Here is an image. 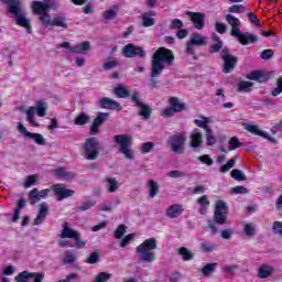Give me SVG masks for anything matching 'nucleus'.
Segmentation results:
<instances>
[{
    "mask_svg": "<svg viewBox=\"0 0 282 282\" xmlns=\"http://www.w3.org/2000/svg\"><path fill=\"white\" fill-rule=\"evenodd\" d=\"M174 61L175 55H173V51L165 47H159L152 56V76H162V72H164L166 67H171Z\"/></svg>",
    "mask_w": 282,
    "mask_h": 282,
    "instance_id": "obj_1",
    "label": "nucleus"
},
{
    "mask_svg": "<svg viewBox=\"0 0 282 282\" xmlns=\"http://www.w3.org/2000/svg\"><path fill=\"white\" fill-rule=\"evenodd\" d=\"M227 23L231 25V36H236L241 45H249V43H257L259 41V36L252 33H241L239 30V25H241V21L232 14H227L225 17Z\"/></svg>",
    "mask_w": 282,
    "mask_h": 282,
    "instance_id": "obj_2",
    "label": "nucleus"
},
{
    "mask_svg": "<svg viewBox=\"0 0 282 282\" xmlns=\"http://www.w3.org/2000/svg\"><path fill=\"white\" fill-rule=\"evenodd\" d=\"M153 250H158V240L155 238L145 239L135 248L140 261H144L145 263H153L155 261L156 256Z\"/></svg>",
    "mask_w": 282,
    "mask_h": 282,
    "instance_id": "obj_3",
    "label": "nucleus"
},
{
    "mask_svg": "<svg viewBox=\"0 0 282 282\" xmlns=\"http://www.w3.org/2000/svg\"><path fill=\"white\" fill-rule=\"evenodd\" d=\"M26 121L31 123V127H40L39 122H35L34 118L37 115L40 118L47 116V102L37 100L35 107H29L25 110Z\"/></svg>",
    "mask_w": 282,
    "mask_h": 282,
    "instance_id": "obj_4",
    "label": "nucleus"
},
{
    "mask_svg": "<svg viewBox=\"0 0 282 282\" xmlns=\"http://www.w3.org/2000/svg\"><path fill=\"white\" fill-rule=\"evenodd\" d=\"M208 45V37L199 33H193L186 44V54L193 55L197 47H206Z\"/></svg>",
    "mask_w": 282,
    "mask_h": 282,
    "instance_id": "obj_5",
    "label": "nucleus"
},
{
    "mask_svg": "<svg viewBox=\"0 0 282 282\" xmlns=\"http://www.w3.org/2000/svg\"><path fill=\"white\" fill-rule=\"evenodd\" d=\"M186 140H188L187 132L183 131V132L173 134L170 139L171 150L173 151V153H177L178 155H182L184 153Z\"/></svg>",
    "mask_w": 282,
    "mask_h": 282,
    "instance_id": "obj_6",
    "label": "nucleus"
},
{
    "mask_svg": "<svg viewBox=\"0 0 282 282\" xmlns=\"http://www.w3.org/2000/svg\"><path fill=\"white\" fill-rule=\"evenodd\" d=\"M116 144H119L120 153H122L129 160H133V152H131V135L129 134H117L113 137Z\"/></svg>",
    "mask_w": 282,
    "mask_h": 282,
    "instance_id": "obj_7",
    "label": "nucleus"
},
{
    "mask_svg": "<svg viewBox=\"0 0 282 282\" xmlns=\"http://www.w3.org/2000/svg\"><path fill=\"white\" fill-rule=\"evenodd\" d=\"M84 153L86 155V160H98V155H100V143L96 138L87 139L84 143Z\"/></svg>",
    "mask_w": 282,
    "mask_h": 282,
    "instance_id": "obj_8",
    "label": "nucleus"
},
{
    "mask_svg": "<svg viewBox=\"0 0 282 282\" xmlns=\"http://www.w3.org/2000/svg\"><path fill=\"white\" fill-rule=\"evenodd\" d=\"M220 56L223 58V74H231L235 72V67H237V57L230 53L228 48H224L220 52Z\"/></svg>",
    "mask_w": 282,
    "mask_h": 282,
    "instance_id": "obj_9",
    "label": "nucleus"
},
{
    "mask_svg": "<svg viewBox=\"0 0 282 282\" xmlns=\"http://www.w3.org/2000/svg\"><path fill=\"white\" fill-rule=\"evenodd\" d=\"M228 219V206L224 200H217L215 205L214 221L224 226Z\"/></svg>",
    "mask_w": 282,
    "mask_h": 282,
    "instance_id": "obj_10",
    "label": "nucleus"
},
{
    "mask_svg": "<svg viewBox=\"0 0 282 282\" xmlns=\"http://www.w3.org/2000/svg\"><path fill=\"white\" fill-rule=\"evenodd\" d=\"M122 56L126 58H135V56H139V58H147V51L133 43H129L122 48Z\"/></svg>",
    "mask_w": 282,
    "mask_h": 282,
    "instance_id": "obj_11",
    "label": "nucleus"
},
{
    "mask_svg": "<svg viewBox=\"0 0 282 282\" xmlns=\"http://www.w3.org/2000/svg\"><path fill=\"white\" fill-rule=\"evenodd\" d=\"M186 15L189 17L191 21L194 23L196 30H204L206 25V14L202 12L187 11Z\"/></svg>",
    "mask_w": 282,
    "mask_h": 282,
    "instance_id": "obj_12",
    "label": "nucleus"
},
{
    "mask_svg": "<svg viewBox=\"0 0 282 282\" xmlns=\"http://www.w3.org/2000/svg\"><path fill=\"white\" fill-rule=\"evenodd\" d=\"M51 188L53 193H55L58 202L67 199V197H73L74 195V191L65 188V185L63 184L53 185Z\"/></svg>",
    "mask_w": 282,
    "mask_h": 282,
    "instance_id": "obj_13",
    "label": "nucleus"
},
{
    "mask_svg": "<svg viewBox=\"0 0 282 282\" xmlns=\"http://www.w3.org/2000/svg\"><path fill=\"white\" fill-rule=\"evenodd\" d=\"M50 192H51L50 188L42 189V191H39V188H33L29 193L30 204H32V205L39 204V202H41V199H45L47 197V195H50Z\"/></svg>",
    "mask_w": 282,
    "mask_h": 282,
    "instance_id": "obj_14",
    "label": "nucleus"
},
{
    "mask_svg": "<svg viewBox=\"0 0 282 282\" xmlns=\"http://www.w3.org/2000/svg\"><path fill=\"white\" fill-rule=\"evenodd\" d=\"M109 118V113L107 112H99L97 115V118L94 120L91 127H90V135H96L99 133L100 131V126L102 124V122L107 121V119Z\"/></svg>",
    "mask_w": 282,
    "mask_h": 282,
    "instance_id": "obj_15",
    "label": "nucleus"
},
{
    "mask_svg": "<svg viewBox=\"0 0 282 282\" xmlns=\"http://www.w3.org/2000/svg\"><path fill=\"white\" fill-rule=\"evenodd\" d=\"M99 102H100L101 109H112L116 111H122V105H120V102L111 98L104 97L100 99Z\"/></svg>",
    "mask_w": 282,
    "mask_h": 282,
    "instance_id": "obj_16",
    "label": "nucleus"
},
{
    "mask_svg": "<svg viewBox=\"0 0 282 282\" xmlns=\"http://www.w3.org/2000/svg\"><path fill=\"white\" fill-rule=\"evenodd\" d=\"M62 228L63 229L59 235L61 239H75L76 237H78V231L69 227V223H63Z\"/></svg>",
    "mask_w": 282,
    "mask_h": 282,
    "instance_id": "obj_17",
    "label": "nucleus"
},
{
    "mask_svg": "<svg viewBox=\"0 0 282 282\" xmlns=\"http://www.w3.org/2000/svg\"><path fill=\"white\" fill-rule=\"evenodd\" d=\"M108 193H118L120 191V182L113 176H106L104 178Z\"/></svg>",
    "mask_w": 282,
    "mask_h": 282,
    "instance_id": "obj_18",
    "label": "nucleus"
},
{
    "mask_svg": "<svg viewBox=\"0 0 282 282\" xmlns=\"http://www.w3.org/2000/svg\"><path fill=\"white\" fill-rule=\"evenodd\" d=\"M203 138L204 135L202 134V132H199V130L197 129L193 130L191 134L189 147H192V149H199V147H202V144L204 143Z\"/></svg>",
    "mask_w": 282,
    "mask_h": 282,
    "instance_id": "obj_19",
    "label": "nucleus"
},
{
    "mask_svg": "<svg viewBox=\"0 0 282 282\" xmlns=\"http://www.w3.org/2000/svg\"><path fill=\"white\" fill-rule=\"evenodd\" d=\"M32 10L35 14H45L47 10H50V3L47 2H41V1H33L32 2Z\"/></svg>",
    "mask_w": 282,
    "mask_h": 282,
    "instance_id": "obj_20",
    "label": "nucleus"
},
{
    "mask_svg": "<svg viewBox=\"0 0 282 282\" xmlns=\"http://www.w3.org/2000/svg\"><path fill=\"white\" fill-rule=\"evenodd\" d=\"M47 212H48L47 203H42L40 205L39 214L34 219L35 226H40V224H43V221H45V217H47Z\"/></svg>",
    "mask_w": 282,
    "mask_h": 282,
    "instance_id": "obj_21",
    "label": "nucleus"
},
{
    "mask_svg": "<svg viewBox=\"0 0 282 282\" xmlns=\"http://www.w3.org/2000/svg\"><path fill=\"white\" fill-rule=\"evenodd\" d=\"M274 274V268L270 264H262L258 270L259 279H268Z\"/></svg>",
    "mask_w": 282,
    "mask_h": 282,
    "instance_id": "obj_22",
    "label": "nucleus"
},
{
    "mask_svg": "<svg viewBox=\"0 0 282 282\" xmlns=\"http://www.w3.org/2000/svg\"><path fill=\"white\" fill-rule=\"evenodd\" d=\"M182 213H184V207L177 204L170 206L166 210V215L167 217H170V219H175V217H180Z\"/></svg>",
    "mask_w": 282,
    "mask_h": 282,
    "instance_id": "obj_23",
    "label": "nucleus"
},
{
    "mask_svg": "<svg viewBox=\"0 0 282 282\" xmlns=\"http://www.w3.org/2000/svg\"><path fill=\"white\" fill-rule=\"evenodd\" d=\"M246 131H249V133H252L253 135H259L260 138H268V132L259 129V126L246 123L245 124Z\"/></svg>",
    "mask_w": 282,
    "mask_h": 282,
    "instance_id": "obj_24",
    "label": "nucleus"
},
{
    "mask_svg": "<svg viewBox=\"0 0 282 282\" xmlns=\"http://www.w3.org/2000/svg\"><path fill=\"white\" fill-rule=\"evenodd\" d=\"M113 94L118 98H129V96H131V90H129V87L120 84L113 88Z\"/></svg>",
    "mask_w": 282,
    "mask_h": 282,
    "instance_id": "obj_25",
    "label": "nucleus"
},
{
    "mask_svg": "<svg viewBox=\"0 0 282 282\" xmlns=\"http://www.w3.org/2000/svg\"><path fill=\"white\" fill-rule=\"evenodd\" d=\"M15 23L17 25L25 28L29 34L32 32V29L30 28V20L25 18V13H19L18 15H15Z\"/></svg>",
    "mask_w": 282,
    "mask_h": 282,
    "instance_id": "obj_26",
    "label": "nucleus"
},
{
    "mask_svg": "<svg viewBox=\"0 0 282 282\" xmlns=\"http://www.w3.org/2000/svg\"><path fill=\"white\" fill-rule=\"evenodd\" d=\"M10 14H21V0H7Z\"/></svg>",
    "mask_w": 282,
    "mask_h": 282,
    "instance_id": "obj_27",
    "label": "nucleus"
},
{
    "mask_svg": "<svg viewBox=\"0 0 282 282\" xmlns=\"http://www.w3.org/2000/svg\"><path fill=\"white\" fill-rule=\"evenodd\" d=\"M56 177H62V180H74V172H69V170L65 167H58L54 171Z\"/></svg>",
    "mask_w": 282,
    "mask_h": 282,
    "instance_id": "obj_28",
    "label": "nucleus"
},
{
    "mask_svg": "<svg viewBox=\"0 0 282 282\" xmlns=\"http://www.w3.org/2000/svg\"><path fill=\"white\" fill-rule=\"evenodd\" d=\"M170 107H172L176 111V113L186 109V105L184 102H181L180 98L177 97L170 98Z\"/></svg>",
    "mask_w": 282,
    "mask_h": 282,
    "instance_id": "obj_29",
    "label": "nucleus"
},
{
    "mask_svg": "<svg viewBox=\"0 0 282 282\" xmlns=\"http://www.w3.org/2000/svg\"><path fill=\"white\" fill-rule=\"evenodd\" d=\"M212 39L213 41H215L216 44L209 46V52L210 54H217V52H219L221 47H224V42H221V40L215 33L212 35Z\"/></svg>",
    "mask_w": 282,
    "mask_h": 282,
    "instance_id": "obj_30",
    "label": "nucleus"
},
{
    "mask_svg": "<svg viewBox=\"0 0 282 282\" xmlns=\"http://www.w3.org/2000/svg\"><path fill=\"white\" fill-rule=\"evenodd\" d=\"M197 204H199L200 206V209H199L200 215H204L206 210H208V206H210V200H208L207 195H203L197 199Z\"/></svg>",
    "mask_w": 282,
    "mask_h": 282,
    "instance_id": "obj_31",
    "label": "nucleus"
},
{
    "mask_svg": "<svg viewBox=\"0 0 282 282\" xmlns=\"http://www.w3.org/2000/svg\"><path fill=\"white\" fill-rule=\"evenodd\" d=\"M200 119H195L194 120V124H196V127H199L200 129H204L205 131L210 129V118L208 117H204V116H200L199 117Z\"/></svg>",
    "mask_w": 282,
    "mask_h": 282,
    "instance_id": "obj_32",
    "label": "nucleus"
},
{
    "mask_svg": "<svg viewBox=\"0 0 282 282\" xmlns=\"http://www.w3.org/2000/svg\"><path fill=\"white\" fill-rule=\"evenodd\" d=\"M248 80H258V83H265V75L261 70H253L247 75Z\"/></svg>",
    "mask_w": 282,
    "mask_h": 282,
    "instance_id": "obj_33",
    "label": "nucleus"
},
{
    "mask_svg": "<svg viewBox=\"0 0 282 282\" xmlns=\"http://www.w3.org/2000/svg\"><path fill=\"white\" fill-rule=\"evenodd\" d=\"M139 116H142V118H144V120H150L151 119V106L147 105V104H142L139 106Z\"/></svg>",
    "mask_w": 282,
    "mask_h": 282,
    "instance_id": "obj_34",
    "label": "nucleus"
},
{
    "mask_svg": "<svg viewBox=\"0 0 282 282\" xmlns=\"http://www.w3.org/2000/svg\"><path fill=\"white\" fill-rule=\"evenodd\" d=\"M205 135H206L207 147H213L217 144V138L215 137L213 129L207 128V130H205Z\"/></svg>",
    "mask_w": 282,
    "mask_h": 282,
    "instance_id": "obj_35",
    "label": "nucleus"
},
{
    "mask_svg": "<svg viewBox=\"0 0 282 282\" xmlns=\"http://www.w3.org/2000/svg\"><path fill=\"white\" fill-rule=\"evenodd\" d=\"M253 85L254 84H252V82L242 80L238 84L237 91H245L246 94H248L252 90Z\"/></svg>",
    "mask_w": 282,
    "mask_h": 282,
    "instance_id": "obj_36",
    "label": "nucleus"
},
{
    "mask_svg": "<svg viewBox=\"0 0 282 282\" xmlns=\"http://www.w3.org/2000/svg\"><path fill=\"white\" fill-rule=\"evenodd\" d=\"M65 21V17H55L53 18L51 25H55L56 28H64V30H67V23Z\"/></svg>",
    "mask_w": 282,
    "mask_h": 282,
    "instance_id": "obj_37",
    "label": "nucleus"
},
{
    "mask_svg": "<svg viewBox=\"0 0 282 282\" xmlns=\"http://www.w3.org/2000/svg\"><path fill=\"white\" fill-rule=\"evenodd\" d=\"M87 122H89V116L85 112L79 113L75 118V124H77L78 127H83V124H87Z\"/></svg>",
    "mask_w": 282,
    "mask_h": 282,
    "instance_id": "obj_38",
    "label": "nucleus"
},
{
    "mask_svg": "<svg viewBox=\"0 0 282 282\" xmlns=\"http://www.w3.org/2000/svg\"><path fill=\"white\" fill-rule=\"evenodd\" d=\"M30 140H34L35 144L44 145L45 144V138L41 133H29Z\"/></svg>",
    "mask_w": 282,
    "mask_h": 282,
    "instance_id": "obj_39",
    "label": "nucleus"
},
{
    "mask_svg": "<svg viewBox=\"0 0 282 282\" xmlns=\"http://www.w3.org/2000/svg\"><path fill=\"white\" fill-rule=\"evenodd\" d=\"M30 279H32V272H29V271L20 272L15 276L17 282H30Z\"/></svg>",
    "mask_w": 282,
    "mask_h": 282,
    "instance_id": "obj_40",
    "label": "nucleus"
},
{
    "mask_svg": "<svg viewBox=\"0 0 282 282\" xmlns=\"http://www.w3.org/2000/svg\"><path fill=\"white\" fill-rule=\"evenodd\" d=\"M217 268V262L208 263L202 269V274L204 276H210L213 272H215V269Z\"/></svg>",
    "mask_w": 282,
    "mask_h": 282,
    "instance_id": "obj_41",
    "label": "nucleus"
},
{
    "mask_svg": "<svg viewBox=\"0 0 282 282\" xmlns=\"http://www.w3.org/2000/svg\"><path fill=\"white\" fill-rule=\"evenodd\" d=\"M148 186L150 188V197H155V195H158V192L160 191V186L158 185V183L153 180H150L148 182Z\"/></svg>",
    "mask_w": 282,
    "mask_h": 282,
    "instance_id": "obj_42",
    "label": "nucleus"
},
{
    "mask_svg": "<svg viewBox=\"0 0 282 282\" xmlns=\"http://www.w3.org/2000/svg\"><path fill=\"white\" fill-rule=\"evenodd\" d=\"M141 19H142L143 28H151L152 25H155V20H153V18L149 17V13H143L141 15Z\"/></svg>",
    "mask_w": 282,
    "mask_h": 282,
    "instance_id": "obj_43",
    "label": "nucleus"
},
{
    "mask_svg": "<svg viewBox=\"0 0 282 282\" xmlns=\"http://www.w3.org/2000/svg\"><path fill=\"white\" fill-rule=\"evenodd\" d=\"M178 254L183 258V261H191L193 259V252L186 249V247H181L178 249Z\"/></svg>",
    "mask_w": 282,
    "mask_h": 282,
    "instance_id": "obj_44",
    "label": "nucleus"
},
{
    "mask_svg": "<svg viewBox=\"0 0 282 282\" xmlns=\"http://www.w3.org/2000/svg\"><path fill=\"white\" fill-rule=\"evenodd\" d=\"M231 177L232 180H237V182H246V174H243V171L241 170H232Z\"/></svg>",
    "mask_w": 282,
    "mask_h": 282,
    "instance_id": "obj_45",
    "label": "nucleus"
},
{
    "mask_svg": "<svg viewBox=\"0 0 282 282\" xmlns=\"http://www.w3.org/2000/svg\"><path fill=\"white\" fill-rule=\"evenodd\" d=\"M116 14H118V7H112L110 10L104 12L105 21H111V19H116Z\"/></svg>",
    "mask_w": 282,
    "mask_h": 282,
    "instance_id": "obj_46",
    "label": "nucleus"
},
{
    "mask_svg": "<svg viewBox=\"0 0 282 282\" xmlns=\"http://www.w3.org/2000/svg\"><path fill=\"white\" fill-rule=\"evenodd\" d=\"M119 65H120V62L118 61V58H111L106 63H104V69L106 70L113 69L116 67H119Z\"/></svg>",
    "mask_w": 282,
    "mask_h": 282,
    "instance_id": "obj_47",
    "label": "nucleus"
},
{
    "mask_svg": "<svg viewBox=\"0 0 282 282\" xmlns=\"http://www.w3.org/2000/svg\"><path fill=\"white\" fill-rule=\"evenodd\" d=\"M40 21L41 23H43L44 28H50V25H52V17H50V13H47V11L40 15Z\"/></svg>",
    "mask_w": 282,
    "mask_h": 282,
    "instance_id": "obj_48",
    "label": "nucleus"
},
{
    "mask_svg": "<svg viewBox=\"0 0 282 282\" xmlns=\"http://www.w3.org/2000/svg\"><path fill=\"white\" fill-rule=\"evenodd\" d=\"M242 147V143L239 141L237 137H232L229 140V148L228 151H235V149H239Z\"/></svg>",
    "mask_w": 282,
    "mask_h": 282,
    "instance_id": "obj_49",
    "label": "nucleus"
},
{
    "mask_svg": "<svg viewBox=\"0 0 282 282\" xmlns=\"http://www.w3.org/2000/svg\"><path fill=\"white\" fill-rule=\"evenodd\" d=\"M36 180H39V175L36 174L28 176L25 182L23 183L24 188H30V186L36 184Z\"/></svg>",
    "mask_w": 282,
    "mask_h": 282,
    "instance_id": "obj_50",
    "label": "nucleus"
},
{
    "mask_svg": "<svg viewBox=\"0 0 282 282\" xmlns=\"http://www.w3.org/2000/svg\"><path fill=\"white\" fill-rule=\"evenodd\" d=\"M215 248H217V246H215L213 242L205 241L200 243V249L203 252H213Z\"/></svg>",
    "mask_w": 282,
    "mask_h": 282,
    "instance_id": "obj_51",
    "label": "nucleus"
},
{
    "mask_svg": "<svg viewBox=\"0 0 282 282\" xmlns=\"http://www.w3.org/2000/svg\"><path fill=\"white\" fill-rule=\"evenodd\" d=\"M126 234H127V227L124 225H119L115 231V237L116 239H122V237H124Z\"/></svg>",
    "mask_w": 282,
    "mask_h": 282,
    "instance_id": "obj_52",
    "label": "nucleus"
},
{
    "mask_svg": "<svg viewBox=\"0 0 282 282\" xmlns=\"http://www.w3.org/2000/svg\"><path fill=\"white\" fill-rule=\"evenodd\" d=\"M273 235L282 238V221H274L272 225Z\"/></svg>",
    "mask_w": 282,
    "mask_h": 282,
    "instance_id": "obj_53",
    "label": "nucleus"
},
{
    "mask_svg": "<svg viewBox=\"0 0 282 282\" xmlns=\"http://www.w3.org/2000/svg\"><path fill=\"white\" fill-rule=\"evenodd\" d=\"M223 270L227 274H235V272H237V270H239V265H237V264H226V265L223 267Z\"/></svg>",
    "mask_w": 282,
    "mask_h": 282,
    "instance_id": "obj_54",
    "label": "nucleus"
},
{
    "mask_svg": "<svg viewBox=\"0 0 282 282\" xmlns=\"http://www.w3.org/2000/svg\"><path fill=\"white\" fill-rule=\"evenodd\" d=\"M184 28V22L180 19H174L171 22L170 30H182Z\"/></svg>",
    "mask_w": 282,
    "mask_h": 282,
    "instance_id": "obj_55",
    "label": "nucleus"
},
{
    "mask_svg": "<svg viewBox=\"0 0 282 282\" xmlns=\"http://www.w3.org/2000/svg\"><path fill=\"white\" fill-rule=\"evenodd\" d=\"M131 100L132 102H134V105L137 107H139L140 105L144 104L142 101V99H140V93L138 90H133L132 95H131Z\"/></svg>",
    "mask_w": 282,
    "mask_h": 282,
    "instance_id": "obj_56",
    "label": "nucleus"
},
{
    "mask_svg": "<svg viewBox=\"0 0 282 282\" xmlns=\"http://www.w3.org/2000/svg\"><path fill=\"white\" fill-rule=\"evenodd\" d=\"M155 147L153 142H145L141 148V153L144 155L147 153H151L152 149Z\"/></svg>",
    "mask_w": 282,
    "mask_h": 282,
    "instance_id": "obj_57",
    "label": "nucleus"
},
{
    "mask_svg": "<svg viewBox=\"0 0 282 282\" xmlns=\"http://www.w3.org/2000/svg\"><path fill=\"white\" fill-rule=\"evenodd\" d=\"M199 162H203V164H206V166H213L214 161L210 159V155L204 154L198 158Z\"/></svg>",
    "mask_w": 282,
    "mask_h": 282,
    "instance_id": "obj_58",
    "label": "nucleus"
},
{
    "mask_svg": "<svg viewBox=\"0 0 282 282\" xmlns=\"http://www.w3.org/2000/svg\"><path fill=\"white\" fill-rule=\"evenodd\" d=\"M31 279H33V282H43L45 279L44 272H32Z\"/></svg>",
    "mask_w": 282,
    "mask_h": 282,
    "instance_id": "obj_59",
    "label": "nucleus"
},
{
    "mask_svg": "<svg viewBox=\"0 0 282 282\" xmlns=\"http://www.w3.org/2000/svg\"><path fill=\"white\" fill-rule=\"evenodd\" d=\"M231 193H235V195H248L249 191L243 186H236L231 189Z\"/></svg>",
    "mask_w": 282,
    "mask_h": 282,
    "instance_id": "obj_60",
    "label": "nucleus"
},
{
    "mask_svg": "<svg viewBox=\"0 0 282 282\" xmlns=\"http://www.w3.org/2000/svg\"><path fill=\"white\" fill-rule=\"evenodd\" d=\"M243 230L248 237L254 235V226H252V224H243Z\"/></svg>",
    "mask_w": 282,
    "mask_h": 282,
    "instance_id": "obj_61",
    "label": "nucleus"
},
{
    "mask_svg": "<svg viewBox=\"0 0 282 282\" xmlns=\"http://www.w3.org/2000/svg\"><path fill=\"white\" fill-rule=\"evenodd\" d=\"M93 206H96V202L89 200V202L82 204V206H79L77 209L78 210H89V208H93Z\"/></svg>",
    "mask_w": 282,
    "mask_h": 282,
    "instance_id": "obj_62",
    "label": "nucleus"
},
{
    "mask_svg": "<svg viewBox=\"0 0 282 282\" xmlns=\"http://www.w3.org/2000/svg\"><path fill=\"white\" fill-rule=\"evenodd\" d=\"M76 261V256L73 253H69V251H66L64 256V263H74Z\"/></svg>",
    "mask_w": 282,
    "mask_h": 282,
    "instance_id": "obj_63",
    "label": "nucleus"
},
{
    "mask_svg": "<svg viewBox=\"0 0 282 282\" xmlns=\"http://www.w3.org/2000/svg\"><path fill=\"white\" fill-rule=\"evenodd\" d=\"M282 93V77L278 79V87L272 90V96H279Z\"/></svg>",
    "mask_w": 282,
    "mask_h": 282,
    "instance_id": "obj_64",
    "label": "nucleus"
}]
</instances>
